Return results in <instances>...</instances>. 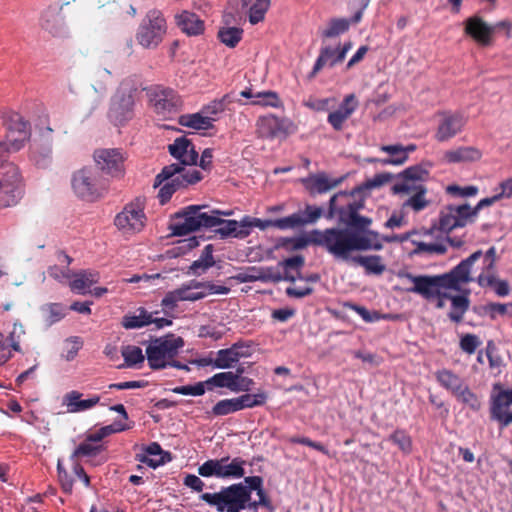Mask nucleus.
<instances>
[{
	"mask_svg": "<svg viewBox=\"0 0 512 512\" xmlns=\"http://www.w3.org/2000/svg\"><path fill=\"white\" fill-rule=\"evenodd\" d=\"M200 500L217 512H241L247 508H256L257 503H249V492L243 483L222 486L217 492H206Z\"/></svg>",
	"mask_w": 512,
	"mask_h": 512,
	"instance_id": "nucleus-3",
	"label": "nucleus"
},
{
	"mask_svg": "<svg viewBox=\"0 0 512 512\" xmlns=\"http://www.w3.org/2000/svg\"><path fill=\"white\" fill-rule=\"evenodd\" d=\"M343 178L332 179L325 172L311 174L302 183L311 195L324 194L341 184Z\"/></svg>",
	"mask_w": 512,
	"mask_h": 512,
	"instance_id": "nucleus-26",
	"label": "nucleus"
},
{
	"mask_svg": "<svg viewBox=\"0 0 512 512\" xmlns=\"http://www.w3.org/2000/svg\"><path fill=\"white\" fill-rule=\"evenodd\" d=\"M126 429H129V427H127L126 425H123L121 423H114V424H111V425H107V426H104V427H101L100 429L94 431V432H91V433H88L86 435V438L89 442L91 443H94V444H100V442L107 436L113 434V433H117V432H122Z\"/></svg>",
	"mask_w": 512,
	"mask_h": 512,
	"instance_id": "nucleus-50",
	"label": "nucleus"
},
{
	"mask_svg": "<svg viewBox=\"0 0 512 512\" xmlns=\"http://www.w3.org/2000/svg\"><path fill=\"white\" fill-rule=\"evenodd\" d=\"M201 179L202 174L194 168L186 169L180 164H170L156 175L153 187L161 186L158 199L161 204H166L178 189L195 184Z\"/></svg>",
	"mask_w": 512,
	"mask_h": 512,
	"instance_id": "nucleus-2",
	"label": "nucleus"
},
{
	"mask_svg": "<svg viewBox=\"0 0 512 512\" xmlns=\"http://www.w3.org/2000/svg\"><path fill=\"white\" fill-rule=\"evenodd\" d=\"M143 90L146 91L149 104L159 116L166 118L182 109L181 97L170 87L156 84L145 87Z\"/></svg>",
	"mask_w": 512,
	"mask_h": 512,
	"instance_id": "nucleus-11",
	"label": "nucleus"
},
{
	"mask_svg": "<svg viewBox=\"0 0 512 512\" xmlns=\"http://www.w3.org/2000/svg\"><path fill=\"white\" fill-rule=\"evenodd\" d=\"M145 455H137L138 460L146 463L152 468H156L170 460L169 453H164L160 444L152 442L144 448Z\"/></svg>",
	"mask_w": 512,
	"mask_h": 512,
	"instance_id": "nucleus-38",
	"label": "nucleus"
},
{
	"mask_svg": "<svg viewBox=\"0 0 512 512\" xmlns=\"http://www.w3.org/2000/svg\"><path fill=\"white\" fill-rule=\"evenodd\" d=\"M74 193L81 199L94 201L103 196L107 184L99 177L98 171L84 167L76 171L71 180Z\"/></svg>",
	"mask_w": 512,
	"mask_h": 512,
	"instance_id": "nucleus-10",
	"label": "nucleus"
},
{
	"mask_svg": "<svg viewBox=\"0 0 512 512\" xmlns=\"http://www.w3.org/2000/svg\"><path fill=\"white\" fill-rule=\"evenodd\" d=\"M470 306V300L467 294L455 295L451 302V311L448 313V318L454 323L462 322L465 313Z\"/></svg>",
	"mask_w": 512,
	"mask_h": 512,
	"instance_id": "nucleus-46",
	"label": "nucleus"
},
{
	"mask_svg": "<svg viewBox=\"0 0 512 512\" xmlns=\"http://www.w3.org/2000/svg\"><path fill=\"white\" fill-rule=\"evenodd\" d=\"M223 461L222 468V479H239L244 477L245 469L244 466L246 461L240 457H235L230 461V457H222Z\"/></svg>",
	"mask_w": 512,
	"mask_h": 512,
	"instance_id": "nucleus-43",
	"label": "nucleus"
},
{
	"mask_svg": "<svg viewBox=\"0 0 512 512\" xmlns=\"http://www.w3.org/2000/svg\"><path fill=\"white\" fill-rule=\"evenodd\" d=\"M60 4L50 5L42 14L41 26L52 35H60L65 30V16Z\"/></svg>",
	"mask_w": 512,
	"mask_h": 512,
	"instance_id": "nucleus-27",
	"label": "nucleus"
},
{
	"mask_svg": "<svg viewBox=\"0 0 512 512\" xmlns=\"http://www.w3.org/2000/svg\"><path fill=\"white\" fill-rule=\"evenodd\" d=\"M454 397L457 401L461 402L474 412H478L482 407L481 399L468 387V385H465L460 389Z\"/></svg>",
	"mask_w": 512,
	"mask_h": 512,
	"instance_id": "nucleus-49",
	"label": "nucleus"
},
{
	"mask_svg": "<svg viewBox=\"0 0 512 512\" xmlns=\"http://www.w3.org/2000/svg\"><path fill=\"white\" fill-rule=\"evenodd\" d=\"M247 347L243 342H236L230 348L218 350L215 358V368L228 369L233 367L241 358H245V354H239L237 349Z\"/></svg>",
	"mask_w": 512,
	"mask_h": 512,
	"instance_id": "nucleus-34",
	"label": "nucleus"
},
{
	"mask_svg": "<svg viewBox=\"0 0 512 512\" xmlns=\"http://www.w3.org/2000/svg\"><path fill=\"white\" fill-rule=\"evenodd\" d=\"M178 290L181 301L192 302L203 299L209 294H228L230 291L226 286L197 280H191L189 284L182 285Z\"/></svg>",
	"mask_w": 512,
	"mask_h": 512,
	"instance_id": "nucleus-22",
	"label": "nucleus"
},
{
	"mask_svg": "<svg viewBox=\"0 0 512 512\" xmlns=\"http://www.w3.org/2000/svg\"><path fill=\"white\" fill-rule=\"evenodd\" d=\"M324 216V209L316 205L307 204L302 211L283 217L279 226L297 228L316 223Z\"/></svg>",
	"mask_w": 512,
	"mask_h": 512,
	"instance_id": "nucleus-24",
	"label": "nucleus"
},
{
	"mask_svg": "<svg viewBox=\"0 0 512 512\" xmlns=\"http://www.w3.org/2000/svg\"><path fill=\"white\" fill-rule=\"evenodd\" d=\"M508 402L493 396L490 405V419L499 423L501 428L512 424V409Z\"/></svg>",
	"mask_w": 512,
	"mask_h": 512,
	"instance_id": "nucleus-33",
	"label": "nucleus"
},
{
	"mask_svg": "<svg viewBox=\"0 0 512 512\" xmlns=\"http://www.w3.org/2000/svg\"><path fill=\"white\" fill-rule=\"evenodd\" d=\"M270 0H256L249 10V22L255 25L264 20Z\"/></svg>",
	"mask_w": 512,
	"mask_h": 512,
	"instance_id": "nucleus-57",
	"label": "nucleus"
},
{
	"mask_svg": "<svg viewBox=\"0 0 512 512\" xmlns=\"http://www.w3.org/2000/svg\"><path fill=\"white\" fill-rule=\"evenodd\" d=\"M388 440L397 445L404 454L412 452V439L405 430L396 429L389 435Z\"/></svg>",
	"mask_w": 512,
	"mask_h": 512,
	"instance_id": "nucleus-55",
	"label": "nucleus"
},
{
	"mask_svg": "<svg viewBox=\"0 0 512 512\" xmlns=\"http://www.w3.org/2000/svg\"><path fill=\"white\" fill-rule=\"evenodd\" d=\"M338 57H339V49L337 46L336 47H333L331 45L322 46L309 77L313 78L325 66L334 67L337 64H340L344 61L343 58H338Z\"/></svg>",
	"mask_w": 512,
	"mask_h": 512,
	"instance_id": "nucleus-32",
	"label": "nucleus"
},
{
	"mask_svg": "<svg viewBox=\"0 0 512 512\" xmlns=\"http://www.w3.org/2000/svg\"><path fill=\"white\" fill-rule=\"evenodd\" d=\"M475 280L481 287L493 288L500 297L507 296L510 293L509 283L506 280L497 279L495 271L480 273Z\"/></svg>",
	"mask_w": 512,
	"mask_h": 512,
	"instance_id": "nucleus-42",
	"label": "nucleus"
},
{
	"mask_svg": "<svg viewBox=\"0 0 512 512\" xmlns=\"http://www.w3.org/2000/svg\"><path fill=\"white\" fill-rule=\"evenodd\" d=\"M232 212H222L220 210H212L210 213V222L208 228H215V235L219 236L220 239H226L228 237H234L243 239L250 235V231H247L248 225L243 223V219L238 222L237 220H225L220 216H229Z\"/></svg>",
	"mask_w": 512,
	"mask_h": 512,
	"instance_id": "nucleus-15",
	"label": "nucleus"
},
{
	"mask_svg": "<svg viewBox=\"0 0 512 512\" xmlns=\"http://www.w3.org/2000/svg\"><path fill=\"white\" fill-rule=\"evenodd\" d=\"M205 206L189 205L179 212L175 213L174 220L170 224L172 234L175 236H185L201 228H208L210 214L202 212Z\"/></svg>",
	"mask_w": 512,
	"mask_h": 512,
	"instance_id": "nucleus-9",
	"label": "nucleus"
},
{
	"mask_svg": "<svg viewBox=\"0 0 512 512\" xmlns=\"http://www.w3.org/2000/svg\"><path fill=\"white\" fill-rule=\"evenodd\" d=\"M281 220H282V218L275 219V220H262V219H259V218L244 217L243 218V223L245 225H248L247 231H250V232H251V228L252 227H257V228H259L261 230H265L268 227H275V228H278L280 230L288 229V227L279 226L280 225L279 221H281Z\"/></svg>",
	"mask_w": 512,
	"mask_h": 512,
	"instance_id": "nucleus-60",
	"label": "nucleus"
},
{
	"mask_svg": "<svg viewBox=\"0 0 512 512\" xmlns=\"http://www.w3.org/2000/svg\"><path fill=\"white\" fill-rule=\"evenodd\" d=\"M240 411L238 400L236 398L223 399L218 401L212 408L210 414L212 416H226L231 413Z\"/></svg>",
	"mask_w": 512,
	"mask_h": 512,
	"instance_id": "nucleus-54",
	"label": "nucleus"
},
{
	"mask_svg": "<svg viewBox=\"0 0 512 512\" xmlns=\"http://www.w3.org/2000/svg\"><path fill=\"white\" fill-rule=\"evenodd\" d=\"M111 75V71L106 68L96 70L93 87L97 93H103L107 90Z\"/></svg>",
	"mask_w": 512,
	"mask_h": 512,
	"instance_id": "nucleus-63",
	"label": "nucleus"
},
{
	"mask_svg": "<svg viewBox=\"0 0 512 512\" xmlns=\"http://www.w3.org/2000/svg\"><path fill=\"white\" fill-rule=\"evenodd\" d=\"M56 260L58 264L48 267V275L59 282H64L70 279L71 271L69 269V265L73 259L64 251L59 250L56 252Z\"/></svg>",
	"mask_w": 512,
	"mask_h": 512,
	"instance_id": "nucleus-36",
	"label": "nucleus"
},
{
	"mask_svg": "<svg viewBox=\"0 0 512 512\" xmlns=\"http://www.w3.org/2000/svg\"><path fill=\"white\" fill-rule=\"evenodd\" d=\"M427 189L426 187L420 188V190L411 193L410 198L404 203V206L411 207L414 211L418 212L428 206V201L425 199Z\"/></svg>",
	"mask_w": 512,
	"mask_h": 512,
	"instance_id": "nucleus-61",
	"label": "nucleus"
},
{
	"mask_svg": "<svg viewBox=\"0 0 512 512\" xmlns=\"http://www.w3.org/2000/svg\"><path fill=\"white\" fill-rule=\"evenodd\" d=\"M175 21L181 31L188 36H198L204 33V21L193 12L184 10L175 15Z\"/></svg>",
	"mask_w": 512,
	"mask_h": 512,
	"instance_id": "nucleus-29",
	"label": "nucleus"
},
{
	"mask_svg": "<svg viewBox=\"0 0 512 512\" xmlns=\"http://www.w3.org/2000/svg\"><path fill=\"white\" fill-rule=\"evenodd\" d=\"M352 262L363 267L367 275H381L386 270V265L380 255L354 256Z\"/></svg>",
	"mask_w": 512,
	"mask_h": 512,
	"instance_id": "nucleus-41",
	"label": "nucleus"
},
{
	"mask_svg": "<svg viewBox=\"0 0 512 512\" xmlns=\"http://www.w3.org/2000/svg\"><path fill=\"white\" fill-rule=\"evenodd\" d=\"M122 356L124 358L126 366L128 367H132L139 363H143L145 360V356L142 352V349L134 345H128L123 347Z\"/></svg>",
	"mask_w": 512,
	"mask_h": 512,
	"instance_id": "nucleus-56",
	"label": "nucleus"
},
{
	"mask_svg": "<svg viewBox=\"0 0 512 512\" xmlns=\"http://www.w3.org/2000/svg\"><path fill=\"white\" fill-rule=\"evenodd\" d=\"M104 450L105 448L102 444H94L85 439L75 448L70 456V460L88 458L87 462L93 465H98L106 459L102 458L99 462H92L90 459L98 457Z\"/></svg>",
	"mask_w": 512,
	"mask_h": 512,
	"instance_id": "nucleus-37",
	"label": "nucleus"
},
{
	"mask_svg": "<svg viewBox=\"0 0 512 512\" xmlns=\"http://www.w3.org/2000/svg\"><path fill=\"white\" fill-rule=\"evenodd\" d=\"M236 379L237 376L234 374V372H220L208 378L205 383L209 389H211V387L228 388L234 392Z\"/></svg>",
	"mask_w": 512,
	"mask_h": 512,
	"instance_id": "nucleus-48",
	"label": "nucleus"
},
{
	"mask_svg": "<svg viewBox=\"0 0 512 512\" xmlns=\"http://www.w3.org/2000/svg\"><path fill=\"white\" fill-rule=\"evenodd\" d=\"M464 33L479 45L489 46L492 43L495 27H491L482 17L474 15L465 20Z\"/></svg>",
	"mask_w": 512,
	"mask_h": 512,
	"instance_id": "nucleus-23",
	"label": "nucleus"
},
{
	"mask_svg": "<svg viewBox=\"0 0 512 512\" xmlns=\"http://www.w3.org/2000/svg\"><path fill=\"white\" fill-rule=\"evenodd\" d=\"M57 472H58V479L61 484V488H62L63 492L66 494H71L73 491L74 480L70 476L68 471L63 467L61 460H58Z\"/></svg>",
	"mask_w": 512,
	"mask_h": 512,
	"instance_id": "nucleus-64",
	"label": "nucleus"
},
{
	"mask_svg": "<svg viewBox=\"0 0 512 512\" xmlns=\"http://www.w3.org/2000/svg\"><path fill=\"white\" fill-rule=\"evenodd\" d=\"M252 105L259 106H270V107H279L280 99L276 92L274 91H262L257 92L255 95V99L251 102Z\"/></svg>",
	"mask_w": 512,
	"mask_h": 512,
	"instance_id": "nucleus-58",
	"label": "nucleus"
},
{
	"mask_svg": "<svg viewBox=\"0 0 512 512\" xmlns=\"http://www.w3.org/2000/svg\"><path fill=\"white\" fill-rule=\"evenodd\" d=\"M136 313L123 316L121 324L125 329H138L152 324V313L145 308H138Z\"/></svg>",
	"mask_w": 512,
	"mask_h": 512,
	"instance_id": "nucleus-44",
	"label": "nucleus"
},
{
	"mask_svg": "<svg viewBox=\"0 0 512 512\" xmlns=\"http://www.w3.org/2000/svg\"><path fill=\"white\" fill-rule=\"evenodd\" d=\"M260 272V279L261 282H272V283H279L283 281V278L285 276H281V269L279 268V263L277 266H271V267H261L259 268Z\"/></svg>",
	"mask_w": 512,
	"mask_h": 512,
	"instance_id": "nucleus-62",
	"label": "nucleus"
},
{
	"mask_svg": "<svg viewBox=\"0 0 512 512\" xmlns=\"http://www.w3.org/2000/svg\"><path fill=\"white\" fill-rule=\"evenodd\" d=\"M349 29V22L346 19H332L328 27L322 32L325 38H333L345 33Z\"/></svg>",
	"mask_w": 512,
	"mask_h": 512,
	"instance_id": "nucleus-59",
	"label": "nucleus"
},
{
	"mask_svg": "<svg viewBox=\"0 0 512 512\" xmlns=\"http://www.w3.org/2000/svg\"><path fill=\"white\" fill-rule=\"evenodd\" d=\"M295 130L294 124L286 118H280L269 114L261 116L256 121V133L263 139H275L286 137Z\"/></svg>",
	"mask_w": 512,
	"mask_h": 512,
	"instance_id": "nucleus-17",
	"label": "nucleus"
},
{
	"mask_svg": "<svg viewBox=\"0 0 512 512\" xmlns=\"http://www.w3.org/2000/svg\"><path fill=\"white\" fill-rule=\"evenodd\" d=\"M183 346V338L174 334H167L152 340L146 348L149 367L153 370L166 368L168 361L177 356Z\"/></svg>",
	"mask_w": 512,
	"mask_h": 512,
	"instance_id": "nucleus-7",
	"label": "nucleus"
},
{
	"mask_svg": "<svg viewBox=\"0 0 512 512\" xmlns=\"http://www.w3.org/2000/svg\"><path fill=\"white\" fill-rule=\"evenodd\" d=\"M380 149L390 155V157L377 160L382 165H402L408 159L407 150L402 145H384Z\"/></svg>",
	"mask_w": 512,
	"mask_h": 512,
	"instance_id": "nucleus-45",
	"label": "nucleus"
},
{
	"mask_svg": "<svg viewBox=\"0 0 512 512\" xmlns=\"http://www.w3.org/2000/svg\"><path fill=\"white\" fill-rule=\"evenodd\" d=\"M169 153L177 159L182 167L192 166L197 164L198 152L195 150L192 142L185 138L179 137L174 140L172 144L168 146Z\"/></svg>",
	"mask_w": 512,
	"mask_h": 512,
	"instance_id": "nucleus-25",
	"label": "nucleus"
},
{
	"mask_svg": "<svg viewBox=\"0 0 512 512\" xmlns=\"http://www.w3.org/2000/svg\"><path fill=\"white\" fill-rule=\"evenodd\" d=\"M482 257V251L477 250L468 258L462 260L450 272L442 274L441 277L445 284V289L459 291L462 284H467L474 279L470 276L473 264Z\"/></svg>",
	"mask_w": 512,
	"mask_h": 512,
	"instance_id": "nucleus-20",
	"label": "nucleus"
},
{
	"mask_svg": "<svg viewBox=\"0 0 512 512\" xmlns=\"http://www.w3.org/2000/svg\"><path fill=\"white\" fill-rule=\"evenodd\" d=\"M309 242L326 250L333 257L347 260L353 251L381 250L378 232L360 235L348 228H327L310 233Z\"/></svg>",
	"mask_w": 512,
	"mask_h": 512,
	"instance_id": "nucleus-1",
	"label": "nucleus"
},
{
	"mask_svg": "<svg viewBox=\"0 0 512 512\" xmlns=\"http://www.w3.org/2000/svg\"><path fill=\"white\" fill-rule=\"evenodd\" d=\"M222 463L221 459H209L198 467V475L205 478L216 477L222 479Z\"/></svg>",
	"mask_w": 512,
	"mask_h": 512,
	"instance_id": "nucleus-52",
	"label": "nucleus"
},
{
	"mask_svg": "<svg viewBox=\"0 0 512 512\" xmlns=\"http://www.w3.org/2000/svg\"><path fill=\"white\" fill-rule=\"evenodd\" d=\"M399 276L404 277L413 283V287L407 289L408 292L419 294L427 300L435 298V295L438 294V288H445L441 275L416 276L409 272H404L400 273Z\"/></svg>",
	"mask_w": 512,
	"mask_h": 512,
	"instance_id": "nucleus-21",
	"label": "nucleus"
},
{
	"mask_svg": "<svg viewBox=\"0 0 512 512\" xmlns=\"http://www.w3.org/2000/svg\"><path fill=\"white\" fill-rule=\"evenodd\" d=\"M0 175V207L16 205L23 193V179L19 168L13 163L3 166Z\"/></svg>",
	"mask_w": 512,
	"mask_h": 512,
	"instance_id": "nucleus-12",
	"label": "nucleus"
},
{
	"mask_svg": "<svg viewBox=\"0 0 512 512\" xmlns=\"http://www.w3.org/2000/svg\"><path fill=\"white\" fill-rule=\"evenodd\" d=\"M482 152L473 146H462L444 153V161L449 164L475 162L480 160Z\"/></svg>",
	"mask_w": 512,
	"mask_h": 512,
	"instance_id": "nucleus-31",
	"label": "nucleus"
},
{
	"mask_svg": "<svg viewBox=\"0 0 512 512\" xmlns=\"http://www.w3.org/2000/svg\"><path fill=\"white\" fill-rule=\"evenodd\" d=\"M415 245L414 254L443 255L447 251L444 238L435 242L413 241Z\"/></svg>",
	"mask_w": 512,
	"mask_h": 512,
	"instance_id": "nucleus-47",
	"label": "nucleus"
},
{
	"mask_svg": "<svg viewBox=\"0 0 512 512\" xmlns=\"http://www.w3.org/2000/svg\"><path fill=\"white\" fill-rule=\"evenodd\" d=\"M145 201L136 198L125 205L123 210L115 217L114 224L124 233L139 232L145 226L146 215L144 213Z\"/></svg>",
	"mask_w": 512,
	"mask_h": 512,
	"instance_id": "nucleus-13",
	"label": "nucleus"
},
{
	"mask_svg": "<svg viewBox=\"0 0 512 512\" xmlns=\"http://www.w3.org/2000/svg\"><path fill=\"white\" fill-rule=\"evenodd\" d=\"M94 160L103 173L113 177L122 178L125 174L124 155L120 149H98L94 152Z\"/></svg>",
	"mask_w": 512,
	"mask_h": 512,
	"instance_id": "nucleus-19",
	"label": "nucleus"
},
{
	"mask_svg": "<svg viewBox=\"0 0 512 512\" xmlns=\"http://www.w3.org/2000/svg\"><path fill=\"white\" fill-rule=\"evenodd\" d=\"M268 395L266 392H258L256 394L245 393L237 397L239 409L254 408L263 406L267 401Z\"/></svg>",
	"mask_w": 512,
	"mask_h": 512,
	"instance_id": "nucleus-51",
	"label": "nucleus"
},
{
	"mask_svg": "<svg viewBox=\"0 0 512 512\" xmlns=\"http://www.w3.org/2000/svg\"><path fill=\"white\" fill-rule=\"evenodd\" d=\"M3 124L6 128L5 140L0 142V156L21 150L31 136L30 124L18 112L4 114Z\"/></svg>",
	"mask_w": 512,
	"mask_h": 512,
	"instance_id": "nucleus-6",
	"label": "nucleus"
},
{
	"mask_svg": "<svg viewBox=\"0 0 512 512\" xmlns=\"http://www.w3.org/2000/svg\"><path fill=\"white\" fill-rule=\"evenodd\" d=\"M438 126L434 138L446 142L461 133L468 122V117L461 111H440L437 113Z\"/></svg>",
	"mask_w": 512,
	"mask_h": 512,
	"instance_id": "nucleus-14",
	"label": "nucleus"
},
{
	"mask_svg": "<svg viewBox=\"0 0 512 512\" xmlns=\"http://www.w3.org/2000/svg\"><path fill=\"white\" fill-rule=\"evenodd\" d=\"M82 393L77 390L67 392L62 398V405L68 413H79L92 409L100 402L99 395H92L88 399H82Z\"/></svg>",
	"mask_w": 512,
	"mask_h": 512,
	"instance_id": "nucleus-28",
	"label": "nucleus"
},
{
	"mask_svg": "<svg viewBox=\"0 0 512 512\" xmlns=\"http://www.w3.org/2000/svg\"><path fill=\"white\" fill-rule=\"evenodd\" d=\"M429 178L428 170L421 165L406 168L396 175L397 181L391 187L394 194H411L425 187L424 182Z\"/></svg>",
	"mask_w": 512,
	"mask_h": 512,
	"instance_id": "nucleus-16",
	"label": "nucleus"
},
{
	"mask_svg": "<svg viewBox=\"0 0 512 512\" xmlns=\"http://www.w3.org/2000/svg\"><path fill=\"white\" fill-rule=\"evenodd\" d=\"M437 382L446 390L450 391L452 395L458 393L466 384L464 380L453 371L449 369H441L435 373Z\"/></svg>",
	"mask_w": 512,
	"mask_h": 512,
	"instance_id": "nucleus-40",
	"label": "nucleus"
},
{
	"mask_svg": "<svg viewBox=\"0 0 512 512\" xmlns=\"http://www.w3.org/2000/svg\"><path fill=\"white\" fill-rule=\"evenodd\" d=\"M339 197L348 198L349 195L346 192L334 194L329 200L328 213L325 215L326 218L331 219L335 215H338L339 221L345 224L352 233L365 235L368 234V232H374L369 229L372 219L359 215V211L364 208V200H349L345 206L337 208L336 201Z\"/></svg>",
	"mask_w": 512,
	"mask_h": 512,
	"instance_id": "nucleus-5",
	"label": "nucleus"
},
{
	"mask_svg": "<svg viewBox=\"0 0 512 512\" xmlns=\"http://www.w3.org/2000/svg\"><path fill=\"white\" fill-rule=\"evenodd\" d=\"M243 29L237 27L222 28L218 32L220 41L230 48H234L241 41Z\"/></svg>",
	"mask_w": 512,
	"mask_h": 512,
	"instance_id": "nucleus-53",
	"label": "nucleus"
},
{
	"mask_svg": "<svg viewBox=\"0 0 512 512\" xmlns=\"http://www.w3.org/2000/svg\"><path fill=\"white\" fill-rule=\"evenodd\" d=\"M29 159L38 168H47L52 163V145L47 140L34 141L29 149Z\"/></svg>",
	"mask_w": 512,
	"mask_h": 512,
	"instance_id": "nucleus-30",
	"label": "nucleus"
},
{
	"mask_svg": "<svg viewBox=\"0 0 512 512\" xmlns=\"http://www.w3.org/2000/svg\"><path fill=\"white\" fill-rule=\"evenodd\" d=\"M167 31L166 20L159 10H151L141 21L136 41L145 49H155L163 41Z\"/></svg>",
	"mask_w": 512,
	"mask_h": 512,
	"instance_id": "nucleus-8",
	"label": "nucleus"
},
{
	"mask_svg": "<svg viewBox=\"0 0 512 512\" xmlns=\"http://www.w3.org/2000/svg\"><path fill=\"white\" fill-rule=\"evenodd\" d=\"M305 259L302 255H295L279 262L281 276H285L283 281L295 282L296 279H302L301 268L304 266Z\"/></svg>",
	"mask_w": 512,
	"mask_h": 512,
	"instance_id": "nucleus-35",
	"label": "nucleus"
},
{
	"mask_svg": "<svg viewBox=\"0 0 512 512\" xmlns=\"http://www.w3.org/2000/svg\"><path fill=\"white\" fill-rule=\"evenodd\" d=\"M474 222L470 205H448L441 210L438 221V229L444 233H449L453 229L465 227Z\"/></svg>",
	"mask_w": 512,
	"mask_h": 512,
	"instance_id": "nucleus-18",
	"label": "nucleus"
},
{
	"mask_svg": "<svg viewBox=\"0 0 512 512\" xmlns=\"http://www.w3.org/2000/svg\"><path fill=\"white\" fill-rule=\"evenodd\" d=\"M216 120L214 117L204 116L202 112L184 114L178 119L181 126L188 127L194 130H210L214 127L213 122Z\"/></svg>",
	"mask_w": 512,
	"mask_h": 512,
	"instance_id": "nucleus-39",
	"label": "nucleus"
},
{
	"mask_svg": "<svg viewBox=\"0 0 512 512\" xmlns=\"http://www.w3.org/2000/svg\"><path fill=\"white\" fill-rule=\"evenodd\" d=\"M139 87L135 77H127L111 97L107 115L115 126H124L133 119Z\"/></svg>",
	"mask_w": 512,
	"mask_h": 512,
	"instance_id": "nucleus-4",
	"label": "nucleus"
}]
</instances>
